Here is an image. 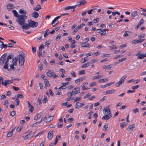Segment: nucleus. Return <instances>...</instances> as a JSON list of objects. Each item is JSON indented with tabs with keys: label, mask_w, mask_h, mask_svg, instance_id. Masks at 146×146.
<instances>
[{
	"label": "nucleus",
	"mask_w": 146,
	"mask_h": 146,
	"mask_svg": "<svg viewBox=\"0 0 146 146\" xmlns=\"http://www.w3.org/2000/svg\"><path fill=\"white\" fill-rule=\"evenodd\" d=\"M14 15L16 17V21L19 25H23L25 22V20L27 18V17L26 15H20L19 14L17 11L15 10L12 11Z\"/></svg>",
	"instance_id": "1"
},
{
	"label": "nucleus",
	"mask_w": 146,
	"mask_h": 146,
	"mask_svg": "<svg viewBox=\"0 0 146 146\" xmlns=\"http://www.w3.org/2000/svg\"><path fill=\"white\" fill-rule=\"evenodd\" d=\"M24 54L23 56L22 54L19 55V66H23L24 64L25 60L24 57L25 56H24Z\"/></svg>",
	"instance_id": "2"
},
{
	"label": "nucleus",
	"mask_w": 146,
	"mask_h": 146,
	"mask_svg": "<svg viewBox=\"0 0 146 146\" xmlns=\"http://www.w3.org/2000/svg\"><path fill=\"white\" fill-rule=\"evenodd\" d=\"M28 22L30 27L32 28L36 27H37L38 25V22H35L31 20H28Z\"/></svg>",
	"instance_id": "3"
},
{
	"label": "nucleus",
	"mask_w": 146,
	"mask_h": 146,
	"mask_svg": "<svg viewBox=\"0 0 146 146\" xmlns=\"http://www.w3.org/2000/svg\"><path fill=\"white\" fill-rule=\"evenodd\" d=\"M60 17V16H59L56 17L52 21V24L53 27H55L56 25L59 23V21H57V20Z\"/></svg>",
	"instance_id": "4"
},
{
	"label": "nucleus",
	"mask_w": 146,
	"mask_h": 146,
	"mask_svg": "<svg viewBox=\"0 0 146 146\" xmlns=\"http://www.w3.org/2000/svg\"><path fill=\"white\" fill-rule=\"evenodd\" d=\"M32 133V131H31L29 132V133H25V135L23 137L24 139H25L26 140L31 138L33 136V134Z\"/></svg>",
	"instance_id": "5"
},
{
	"label": "nucleus",
	"mask_w": 146,
	"mask_h": 146,
	"mask_svg": "<svg viewBox=\"0 0 146 146\" xmlns=\"http://www.w3.org/2000/svg\"><path fill=\"white\" fill-rule=\"evenodd\" d=\"M25 20H25V22L24 24L20 25L21 26V27L22 29H27L30 28V26L29 23L28 24L27 23H25L26 22Z\"/></svg>",
	"instance_id": "6"
},
{
	"label": "nucleus",
	"mask_w": 146,
	"mask_h": 146,
	"mask_svg": "<svg viewBox=\"0 0 146 146\" xmlns=\"http://www.w3.org/2000/svg\"><path fill=\"white\" fill-rule=\"evenodd\" d=\"M112 115L111 114V112H110L109 114H106L105 116L103 117L102 119H105L107 120L110 119L112 117Z\"/></svg>",
	"instance_id": "7"
},
{
	"label": "nucleus",
	"mask_w": 146,
	"mask_h": 146,
	"mask_svg": "<svg viewBox=\"0 0 146 146\" xmlns=\"http://www.w3.org/2000/svg\"><path fill=\"white\" fill-rule=\"evenodd\" d=\"M54 71L52 70H49L46 73L47 75L49 77H51L54 74Z\"/></svg>",
	"instance_id": "8"
},
{
	"label": "nucleus",
	"mask_w": 146,
	"mask_h": 146,
	"mask_svg": "<svg viewBox=\"0 0 146 146\" xmlns=\"http://www.w3.org/2000/svg\"><path fill=\"white\" fill-rule=\"evenodd\" d=\"M39 14L36 11L33 12L32 14V16L35 18H37L39 16Z\"/></svg>",
	"instance_id": "9"
},
{
	"label": "nucleus",
	"mask_w": 146,
	"mask_h": 146,
	"mask_svg": "<svg viewBox=\"0 0 146 146\" xmlns=\"http://www.w3.org/2000/svg\"><path fill=\"white\" fill-rule=\"evenodd\" d=\"M71 9H73L72 11H74L75 10V7L73 6H69L66 7L64 8V10H67Z\"/></svg>",
	"instance_id": "10"
},
{
	"label": "nucleus",
	"mask_w": 146,
	"mask_h": 146,
	"mask_svg": "<svg viewBox=\"0 0 146 146\" xmlns=\"http://www.w3.org/2000/svg\"><path fill=\"white\" fill-rule=\"evenodd\" d=\"M103 77L102 75H100L97 76H93L92 78V79L94 80L96 79H100Z\"/></svg>",
	"instance_id": "11"
},
{
	"label": "nucleus",
	"mask_w": 146,
	"mask_h": 146,
	"mask_svg": "<svg viewBox=\"0 0 146 146\" xmlns=\"http://www.w3.org/2000/svg\"><path fill=\"white\" fill-rule=\"evenodd\" d=\"M108 107H105L103 110V111H105V113L106 114H109L110 112V109H107Z\"/></svg>",
	"instance_id": "12"
},
{
	"label": "nucleus",
	"mask_w": 146,
	"mask_h": 146,
	"mask_svg": "<svg viewBox=\"0 0 146 146\" xmlns=\"http://www.w3.org/2000/svg\"><path fill=\"white\" fill-rule=\"evenodd\" d=\"M53 131H49L48 135V137L49 138V137H50V139L53 137Z\"/></svg>",
	"instance_id": "13"
},
{
	"label": "nucleus",
	"mask_w": 146,
	"mask_h": 146,
	"mask_svg": "<svg viewBox=\"0 0 146 146\" xmlns=\"http://www.w3.org/2000/svg\"><path fill=\"white\" fill-rule=\"evenodd\" d=\"M75 94H77L79 93L80 92V89L79 87H76L74 88Z\"/></svg>",
	"instance_id": "14"
},
{
	"label": "nucleus",
	"mask_w": 146,
	"mask_h": 146,
	"mask_svg": "<svg viewBox=\"0 0 146 146\" xmlns=\"http://www.w3.org/2000/svg\"><path fill=\"white\" fill-rule=\"evenodd\" d=\"M19 13L22 14V15H26L27 13V11L26 10H24L22 9H20L19 11Z\"/></svg>",
	"instance_id": "15"
},
{
	"label": "nucleus",
	"mask_w": 146,
	"mask_h": 146,
	"mask_svg": "<svg viewBox=\"0 0 146 146\" xmlns=\"http://www.w3.org/2000/svg\"><path fill=\"white\" fill-rule=\"evenodd\" d=\"M137 11H133L131 13V16L133 17H138L139 16L138 15L137 13Z\"/></svg>",
	"instance_id": "16"
},
{
	"label": "nucleus",
	"mask_w": 146,
	"mask_h": 146,
	"mask_svg": "<svg viewBox=\"0 0 146 146\" xmlns=\"http://www.w3.org/2000/svg\"><path fill=\"white\" fill-rule=\"evenodd\" d=\"M42 115L41 113H39L35 117L34 120H38L40 118L41 116Z\"/></svg>",
	"instance_id": "17"
},
{
	"label": "nucleus",
	"mask_w": 146,
	"mask_h": 146,
	"mask_svg": "<svg viewBox=\"0 0 146 146\" xmlns=\"http://www.w3.org/2000/svg\"><path fill=\"white\" fill-rule=\"evenodd\" d=\"M91 63L90 62H88L87 63H86L84 64H83L82 66V68H84L88 67V66H89L90 65H91Z\"/></svg>",
	"instance_id": "18"
},
{
	"label": "nucleus",
	"mask_w": 146,
	"mask_h": 146,
	"mask_svg": "<svg viewBox=\"0 0 146 146\" xmlns=\"http://www.w3.org/2000/svg\"><path fill=\"white\" fill-rule=\"evenodd\" d=\"M18 60V59L16 58H14L12 61V64H14L15 66H16L17 65V62Z\"/></svg>",
	"instance_id": "19"
},
{
	"label": "nucleus",
	"mask_w": 146,
	"mask_h": 146,
	"mask_svg": "<svg viewBox=\"0 0 146 146\" xmlns=\"http://www.w3.org/2000/svg\"><path fill=\"white\" fill-rule=\"evenodd\" d=\"M41 9V7L39 5H36L35 8H33V9L34 10L38 11L40 9Z\"/></svg>",
	"instance_id": "20"
},
{
	"label": "nucleus",
	"mask_w": 146,
	"mask_h": 146,
	"mask_svg": "<svg viewBox=\"0 0 146 146\" xmlns=\"http://www.w3.org/2000/svg\"><path fill=\"white\" fill-rule=\"evenodd\" d=\"M82 106V104L79 102L76 103L75 107L76 108H81Z\"/></svg>",
	"instance_id": "21"
},
{
	"label": "nucleus",
	"mask_w": 146,
	"mask_h": 146,
	"mask_svg": "<svg viewBox=\"0 0 146 146\" xmlns=\"http://www.w3.org/2000/svg\"><path fill=\"white\" fill-rule=\"evenodd\" d=\"M131 42L132 44H135L137 43H141V41H140V39L139 40L135 39L132 41Z\"/></svg>",
	"instance_id": "22"
},
{
	"label": "nucleus",
	"mask_w": 146,
	"mask_h": 146,
	"mask_svg": "<svg viewBox=\"0 0 146 146\" xmlns=\"http://www.w3.org/2000/svg\"><path fill=\"white\" fill-rule=\"evenodd\" d=\"M82 46L83 47H89L90 46V44L86 42H83L82 43Z\"/></svg>",
	"instance_id": "23"
},
{
	"label": "nucleus",
	"mask_w": 146,
	"mask_h": 146,
	"mask_svg": "<svg viewBox=\"0 0 146 146\" xmlns=\"http://www.w3.org/2000/svg\"><path fill=\"white\" fill-rule=\"evenodd\" d=\"M44 83L45 85V87H49L50 86V84L47 79L44 80Z\"/></svg>",
	"instance_id": "24"
},
{
	"label": "nucleus",
	"mask_w": 146,
	"mask_h": 146,
	"mask_svg": "<svg viewBox=\"0 0 146 146\" xmlns=\"http://www.w3.org/2000/svg\"><path fill=\"white\" fill-rule=\"evenodd\" d=\"M135 125L134 124L129 125L127 129V130H128V129H129L132 131L133 128L135 127Z\"/></svg>",
	"instance_id": "25"
},
{
	"label": "nucleus",
	"mask_w": 146,
	"mask_h": 146,
	"mask_svg": "<svg viewBox=\"0 0 146 146\" xmlns=\"http://www.w3.org/2000/svg\"><path fill=\"white\" fill-rule=\"evenodd\" d=\"M5 65L3 67V68L5 69H7L9 71L10 69L8 68V63L5 62Z\"/></svg>",
	"instance_id": "26"
},
{
	"label": "nucleus",
	"mask_w": 146,
	"mask_h": 146,
	"mask_svg": "<svg viewBox=\"0 0 146 146\" xmlns=\"http://www.w3.org/2000/svg\"><path fill=\"white\" fill-rule=\"evenodd\" d=\"M14 129H12V130L11 131H9L7 134V137H11L12 136L13 133V131Z\"/></svg>",
	"instance_id": "27"
},
{
	"label": "nucleus",
	"mask_w": 146,
	"mask_h": 146,
	"mask_svg": "<svg viewBox=\"0 0 146 146\" xmlns=\"http://www.w3.org/2000/svg\"><path fill=\"white\" fill-rule=\"evenodd\" d=\"M8 6H9V7H11L12 8H7V9L9 10V11L10 10V9H13V8L14 7V5L12 4H8L7 5V7H8Z\"/></svg>",
	"instance_id": "28"
},
{
	"label": "nucleus",
	"mask_w": 146,
	"mask_h": 146,
	"mask_svg": "<svg viewBox=\"0 0 146 146\" xmlns=\"http://www.w3.org/2000/svg\"><path fill=\"white\" fill-rule=\"evenodd\" d=\"M50 31L48 29H47L45 31V33L44 35V36L46 37L50 33Z\"/></svg>",
	"instance_id": "29"
},
{
	"label": "nucleus",
	"mask_w": 146,
	"mask_h": 146,
	"mask_svg": "<svg viewBox=\"0 0 146 146\" xmlns=\"http://www.w3.org/2000/svg\"><path fill=\"white\" fill-rule=\"evenodd\" d=\"M29 109V111H30L31 113H32L34 110V107L32 105L29 106L28 107Z\"/></svg>",
	"instance_id": "30"
},
{
	"label": "nucleus",
	"mask_w": 146,
	"mask_h": 146,
	"mask_svg": "<svg viewBox=\"0 0 146 146\" xmlns=\"http://www.w3.org/2000/svg\"><path fill=\"white\" fill-rule=\"evenodd\" d=\"M75 92L73 91L69 92L67 93V95L68 97H70L75 94Z\"/></svg>",
	"instance_id": "31"
},
{
	"label": "nucleus",
	"mask_w": 146,
	"mask_h": 146,
	"mask_svg": "<svg viewBox=\"0 0 146 146\" xmlns=\"http://www.w3.org/2000/svg\"><path fill=\"white\" fill-rule=\"evenodd\" d=\"M115 92V90H107L106 91V94H111Z\"/></svg>",
	"instance_id": "32"
},
{
	"label": "nucleus",
	"mask_w": 146,
	"mask_h": 146,
	"mask_svg": "<svg viewBox=\"0 0 146 146\" xmlns=\"http://www.w3.org/2000/svg\"><path fill=\"white\" fill-rule=\"evenodd\" d=\"M110 65H104L102 67L103 69H111V67H109L110 66Z\"/></svg>",
	"instance_id": "33"
},
{
	"label": "nucleus",
	"mask_w": 146,
	"mask_h": 146,
	"mask_svg": "<svg viewBox=\"0 0 146 146\" xmlns=\"http://www.w3.org/2000/svg\"><path fill=\"white\" fill-rule=\"evenodd\" d=\"M123 83L122 82V81L121 80H120V81L118 82H117L116 84V87H119L120 85H121Z\"/></svg>",
	"instance_id": "34"
},
{
	"label": "nucleus",
	"mask_w": 146,
	"mask_h": 146,
	"mask_svg": "<svg viewBox=\"0 0 146 146\" xmlns=\"http://www.w3.org/2000/svg\"><path fill=\"white\" fill-rule=\"evenodd\" d=\"M127 125V123L126 122H124L120 123V126L122 128H123L124 126H126Z\"/></svg>",
	"instance_id": "35"
},
{
	"label": "nucleus",
	"mask_w": 146,
	"mask_h": 146,
	"mask_svg": "<svg viewBox=\"0 0 146 146\" xmlns=\"http://www.w3.org/2000/svg\"><path fill=\"white\" fill-rule=\"evenodd\" d=\"M7 55V53H4L1 57L0 60H4V58Z\"/></svg>",
	"instance_id": "36"
},
{
	"label": "nucleus",
	"mask_w": 146,
	"mask_h": 146,
	"mask_svg": "<svg viewBox=\"0 0 146 146\" xmlns=\"http://www.w3.org/2000/svg\"><path fill=\"white\" fill-rule=\"evenodd\" d=\"M97 85V83L96 82H93L90 83V86L91 87H92L94 86H96Z\"/></svg>",
	"instance_id": "37"
},
{
	"label": "nucleus",
	"mask_w": 146,
	"mask_h": 146,
	"mask_svg": "<svg viewBox=\"0 0 146 146\" xmlns=\"http://www.w3.org/2000/svg\"><path fill=\"white\" fill-rule=\"evenodd\" d=\"M80 5H84L86 3V1L85 0H81L80 1Z\"/></svg>",
	"instance_id": "38"
},
{
	"label": "nucleus",
	"mask_w": 146,
	"mask_h": 146,
	"mask_svg": "<svg viewBox=\"0 0 146 146\" xmlns=\"http://www.w3.org/2000/svg\"><path fill=\"white\" fill-rule=\"evenodd\" d=\"M42 101H43V103L44 104H45L46 102L48 101L47 97L46 96H44V98Z\"/></svg>",
	"instance_id": "39"
},
{
	"label": "nucleus",
	"mask_w": 146,
	"mask_h": 146,
	"mask_svg": "<svg viewBox=\"0 0 146 146\" xmlns=\"http://www.w3.org/2000/svg\"><path fill=\"white\" fill-rule=\"evenodd\" d=\"M144 55L143 54H140L139 56L137 58L138 59H141L144 58V56H143Z\"/></svg>",
	"instance_id": "40"
},
{
	"label": "nucleus",
	"mask_w": 146,
	"mask_h": 146,
	"mask_svg": "<svg viewBox=\"0 0 146 146\" xmlns=\"http://www.w3.org/2000/svg\"><path fill=\"white\" fill-rule=\"evenodd\" d=\"M107 80V79H102L99 80H98V82L100 83L103 82H105Z\"/></svg>",
	"instance_id": "41"
},
{
	"label": "nucleus",
	"mask_w": 146,
	"mask_h": 146,
	"mask_svg": "<svg viewBox=\"0 0 146 146\" xmlns=\"http://www.w3.org/2000/svg\"><path fill=\"white\" fill-rule=\"evenodd\" d=\"M88 60V58L87 57H85L84 59H82L81 60V62L82 63H84L86 61Z\"/></svg>",
	"instance_id": "42"
},
{
	"label": "nucleus",
	"mask_w": 146,
	"mask_h": 146,
	"mask_svg": "<svg viewBox=\"0 0 146 146\" xmlns=\"http://www.w3.org/2000/svg\"><path fill=\"white\" fill-rule=\"evenodd\" d=\"M81 100V97H78L76 98L74 100V102H76L77 101H80Z\"/></svg>",
	"instance_id": "43"
},
{
	"label": "nucleus",
	"mask_w": 146,
	"mask_h": 146,
	"mask_svg": "<svg viewBox=\"0 0 146 146\" xmlns=\"http://www.w3.org/2000/svg\"><path fill=\"white\" fill-rule=\"evenodd\" d=\"M61 37V35L58 34L56 38V40L57 41H58L59 40Z\"/></svg>",
	"instance_id": "44"
},
{
	"label": "nucleus",
	"mask_w": 146,
	"mask_h": 146,
	"mask_svg": "<svg viewBox=\"0 0 146 146\" xmlns=\"http://www.w3.org/2000/svg\"><path fill=\"white\" fill-rule=\"evenodd\" d=\"M13 80H6L7 84H11L13 83Z\"/></svg>",
	"instance_id": "45"
},
{
	"label": "nucleus",
	"mask_w": 146,
	"mask_h": 146,
	"mask_svg": "<svg viewBox=\"0 0 146 146\" xmlns=\"http://www.w3.org/2000/svg\"><path fill=\"white\" fill-rule=\"evenodd\" d=\"M85 25V24H84L83 23H82L81 25H80L78 26L77 27V28L79 30V29L82 28Z\"/></svg>",
	"instance_id": "46"
},
{
	"label": "nucleus",
	"mask_w": 146,
	"mask_h": 146,
	"mask_svg": "<svg viewBox=\"0 0 146 146\" xmlns=\"http://www.w3.org/2000/svg\"><path fill=\"white\" fill-rule=\"evenodd\" d=\"M4 82H3V81H2L1 82V84L5 86H7V84L6 80H4Z\"/></svg>",
	"instance_id": "47"
},
{
	"label": "nucleus",
	"mask_w": 146,
	"mask_h": 146,
	"mask_svg": "<svg viewBox=\"0 0 146 146\" xmlns=\"http://www.w3.org/2000/svg\"><path fill=\"white\" fill-rule=\"evenodd\" d=\"M78 73L79 75L84 74L85 73V71L84 70L80 71Z\"/></svg>",
	"instance_id": "48"
},
{
	"label": "nucleus",
	"mask_w": 146,
	"mask_h": 146,
	"mask_svg": "<svg viewBox=\"0 0 146 146\" xmlns=\"http://www.w3.org/2000/svg\"><path fill=\"white\" fill-rule=\"evenodd\" d=\"M144 23V20L143 19H141L138 24L141 25H142Z\"/></svg>",
	"instance_id": "49"
},
{
	"label": "nucleus",
	"mask_w": 146,
	"mask_h": 146,
	"mask_svg": "<svg viewBox=\"0 0 146 146\" xmlns=\"http://www.w3.org/2000/svg\"><path fill=\"white\" fill-rule=\"evenodd\" d=\"M138 108H135L133 109V111L134 113H137L138 112Z\"/></svg>",
	"instance_id": "50"
},
{
	"label": "nucleus",
	"mask_w": 146,
	"mask_h": 146,
	"mask_svg": "<svg viewBox=\"0 0 146 146\" xmlns=\"http://www.w3.org/2000/svg\"><path fill=\"white\" fill-rule=\"evenodd\" d=\"M63 125V123H60L59 122L58 123L57 126L58 128H60Z\"/></svg>",
	"instance_id": "51"
},
{
	"label": "nucleus",
	"mask_w": 146,
	"mask_h": 146,
	"mask_svg": "<svg viewBox=\"0 0 146 146\" xmlns=\"http://www.w3.org/2000/svg\"><path fill=\"white\" fill-rule=\"evenodd\" d=\"M126 58H123L121 59H120L118 60V62L119 63H120L121 62H122V61L125 60L126 59Z\"/></svg>",
	"instance_id": "52"
},
{
	"label": "nucleus",
	"mask_w": 146,
	"mask_h": 146,
	"mask_svg": "<svg viewBox=\"0 0 146 146\" xmlns=\"http://www.w3.org/2000/svg\"><path fill=\"white\" fill-rule=\"evenodd\" d=\"M81 81L80 79H78L75 80V82L76 84H79L80 82Z\"/></svg>",
	"instance_id": "53"
},
{
	"label": "nucleus",
	"mask_w": 146,
	"mask_h": 146,
	"mask_svg": "<svg viewBox=\"0 0 146 146\" xmlns=\"http://www.w3.org/2000/svg\"><path fill=\"white\" fill-rule=\"evenodd\" d=\"M14 57L13 55H10L7 56V58L8 59H12Z\"/></svg>",
	"instance_id": "54"
},
{
	"label": "nucleus",
	"mask_w": 146,
	"mask_h": 146,
	"mask_svg": "<svg viewBox=\"0 0 146 146\" xmlns=\"http://www.w3.org/2000/svg\"><path fill=\"white\" fill-rule=\"evenodd\" d=\"M43 64H40L38 66V68L40 70H41L43 69Z\"/></svg>",
	"instance_id": "55"
},
{
	"label": "nucleus",
	"mask_w": 146,
	"mask_h": 146,
	"mask_svg": "<svg viewBox=\"0 0 146 146\" xmlns=\"http://www.w3.org/2000/svg\"><path fill=\"white\" fill-rule=\"evenodd\" d=\"M126 78V76H123L120 79V80H121L122 81V82L123 83Z\"/></svg>",
	"instance_id": "56"
},
{
	"label": "nucleus",
	"mask_w": 146,
	"mask_h": 146,
	"mask_svg": "<svg viewBox=\"0 0 146 146\" xmlns=\"http://www.w3.org/2000/svg\"><path fill=\"white\" fill-rule=\"evenodd\" d=\"M51 43V41H48V42H46L45 43V46L46 45H47L48 46L50 44V43Z\"/></svg>",
	"instance_id": "57"
},
{
	"label": "nucleus",
	"mask_w": 146,
	"mask_h": 146,
	"mask_svg": "<svg viewBox=\"0 0 146 146\" xmlns=\"http://www.w3.org/2000/svg\"><path fill=\"white\" fill-rule=\"evenodd\" d=\"M99 18H97L94 20V23H96L99 21Z\"/></svg>",
	"instance_id": "58"
},
{
	"label": "nucleus",
	"mask_w": 146,
	"mask_h": 146,
	"mask_svg": "<svg viewBox=\"0 0 146 146\" xmlns=\"http://www.w3.org/2000/svg\"><path fill=\"white\" fill-rule=\"evenodd\" d=\"M139 87V86L138 85L135 86H134L132 87V89L133 90H135L137 88H138Z\"/></svg>",
	"instance_id": "59"
},
{
	"label": "nucleus",
	"mask_w": 146,
	"mask_h": 146,
	"mask_svg": "<svg viewBox=\"0 0 146 146\" xmlns=\"http://www.w3.org/2000/svg\"><path fill=\"white\" fill-rule=\"evenodd\" d=\"M91 95L90 93H88L84 97V99L88 97H90L91 96Z\"/></svg>",
	"instance_id": "60"
},
{
	"label": "nucleus",
	"mask_w": 146,
	"mask_h": 146,
	"mask_svg": "<svg viewBox=\"0 0 146 146\" xmlns=\"http://www.w3.org/2000/svg\"><path fill=\"white\" fill-rule=\"evenodd\" d=\"M38 56H42V51L41 50H39L38 51Z\"/></svg>",
	"instance_id": "61"
},
{
	"label": "nucleus",
	"mask_w": 146,
	"mask_h": 146,
	"mask_svg": "<svg viewBox=\"0 0 146 146\" xmlns=\"http://www.w3.org/2000/svg\"><path fill=\"white\" fill-rule=\"evenodd\" d=\"M49 92L50 93V94L51 96H54V94L53 93L52 91L50 89H49Z\"/></svg>",
	"instance_id": "62"
},
{
	"label": "nucleus",
	"mask_w": 146,
	"mask_h": 146,
	"mask_svg": "<svg viewBox=\"0 0 146 146\" xmlns=\"http://www.w3.org/2000/svg\"><path fill=\"white\" fill-rule=\"evenodd\" d=\"M108 47L112 49H115L117 48V47L115 46L114 45H113L112 47L109 46Z\"/></svg>",
	"instance_id": "63"
},
{
	"label": "nucleus",
	"mask_w": 146,
	"mask_h": 146,
	"mask_svg": "<svg viewBox=\"0 0 146 146\" xmlns=\"http://www.w3.org/2000/svg\"><path fill=\"white\" fill-rule=\"evenodd\" d=\"M145 36V34H142L141 35H140L139 36H138V37L139 38H142L143 37H144Z\"/></svg>",
	"instance_id": "64"
}]
</instances>
